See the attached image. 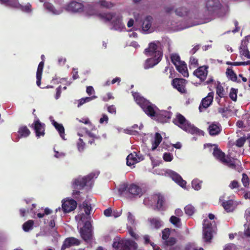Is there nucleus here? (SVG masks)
Wrapping results in <instances>:
<instances>
[{
    "instance_id": "f257e3e1",
    "label": "nucleus",
    "mask_w": 250,
    "mask_h": 250,
    "mask_svg": "<svg viewBox=\"0 0 250 250\" xmlns=\"http://www.w3.org/2000/svg\"><path fill=\"white\" fill-rule=\"evenodd\" d=\"M145 53L147 56L152 57L147 59L144 64V68L147 69L157 64L161 60L163 52L161 48V43L158 41L150 43L148 47L145 49Z\"/></svg>"
},
{
    "instance_id": "f03ea898",
    "label": "nucleus",
    "mask_w": 250,
    "mask_h": 250,
    "mask_svg": "<svg viewBox=\"0 0 250 250\" xmlns=\"http://www.w3.org/2000/svg\"><path fill=\"white\" fill-rule=\"evenodd\" d=\"M75 219L78 222V226L83 225V227L80 229L82 238L85 241H90L92 237V226L90 223L91 217L90 215L82 213L75 216Z\"/></svg>"
},
{
    "instance_id": "7ed1b4c3",
    "label": "nucleus",
    "mask_w": 250,
    "mask_h": 250,
    "mask_svg": "<svg viewBox=\"0 0 250 250\" xmlns=\"http://www.w3.org/2000/svg\"><path fill=\"white\" fill-rule=\"evenodd\" d=\"M132 95L137 104L141 106L145 113L153 119L158 110V108L154 104L140 96L139 93H133Z\"/></svg>"
},
{
    "instance_id": "20e7f679",
    "label": "nucleus",
    "mask_w": 250,
    "mask_h": 250,
    "mask_svg": "<svg viewBox=\"0 0 250 250\" xmlns=\"http://www.w3.org/2000/svg\"><path fill=\"white\" fill-rule=\"evenodd\" d=\"M99 17L105 22H111L112 29L121 31L125 28L122 22V17L120 14L114 13H104L99 14Z\"/></svg>"
},
{
    "instance_id": "39448f33",
    "label": "nucleus",
    "mask_w": 250,
    "mask_h": 250,
    "mask_svg": "<svg viewBox=\"0 0 250 250\" xmlns=\"http://www.w3.org/2000/svg\"><path fill=\"white\" fill-rule=\"evenodd\" d=\"M209 219H205L203 224V238L206 242H210L212 238L213 233L215 232L216 225L213 220L215 216L213 214H208Z\"/></svg>"
},
{
    "instance_id": "423d86ee",
    "label": "nucleus",
    "mask_w": 250,
    "mask_h": 250,
    "mask_svg": "<svg viewBox=\"0 0 250 250\" xmlns=\"http://www.w3.org/2000/svg\"><path fill=\"white\" fill-rule=\"evenodd\" d=\"M173 123L184 130L191 134L204 135L203 131L199 130L193 125L189 123L185 118L180 114H177L176 118L173 120Z\"/></svg>"
},
{
    "instance_id": "0eeeda50",
    "label": "nucleus",
    "mask_w": 250,
    "mask_h": 250,
    "mask_svg": "<svg viewBox=\"0 0 250 250\" xmlns=\"http://www.w3.org/2000/svg\"><path fill=\"white\" fill-rule=\"evenodd\" d=\"M99 174V172H95L90 173L87 176L78 177L73 181L72 184L74 188L81 189L85 186L91 188L94 180L97 178Z\"/></svg>"
},
{
    "instance_id": "6e6552de",
    "label": "nucleus",
    "mask_w": 250,
    "mask_h": 250,
    "mask_svg": "<svg viewBox=\"0 0 250 250\" xmlns=\"http://www.w3.org/2000/svg\"><path fill=\"white\" fill-rule=\"evenodd\" d=\"M112 247L116 250H137L138 248L137 244L133 240H120L119 237L114 239Z\"/></svg>"
},
{
    "instance_id": "1a4fd4ad",
    "label": "nucleus",
    "mask_w": 250,
    "mask_h": 250,
    "mask_svg": "<svg viewBox=\"0 0 250 250\" xmlns=\"http://www.w3.org/2000/svg\"><path fill=\"white\" fill-rule=\"evenodd\" d=\"M62 202V208L59 207L56 208L55 210L56 212L62 209L64 213H68L74 210L77 207V203L73 199H63Z\"/></svg>"
},
{
    "instance_id": "9d476101",
    "label": "nucleus",
    "mask_w": 250,
    "mask_h": 250,
    "mask_svg": "<svg viewBox=\"0 0 250 250\" xmlns=\"http://www.w3.org/2000/svg\"><path fill=\"white\" fill-rule=\"evenodd\" d=\"M175 14L181 17H187L188 19H196L199 18V16L193 11H189L186 7L181 6L176 7L175 9Z\"/></svg>"
},
{
    "instance_id": "9b49d317",
    "label": "nucleus",
    "mask_w": 250,
    "mask_h": 250,
    "mask_svg": "<svg viewBox=\"0 0 250 250\" xmlns=\"http://www.w3.org/2000/svg\"><path fill=\"white\" fill-rule=\"evenodd\" d=\"M149 201L151 202L149 204L150 205H152L157 202L156 207L158 209H160L163 207L164 198L163 196L160 194H155L149 198L145 199L144 202L145 204H146Z\"/></svg>"
},
{
    "instance_id": "f8f14e48",
    "label": "nucleus",
    "mask_w": 250,
    "mask_h": 250,
    "mask_svg": "<svg viewBox=\"0 0 250 250\" xmlns=\"http://www.w3.org/2000/svg\"><path fill=\"white\" fill-rule=\"evenodd\" d=\"M166 173L180 187L183 188H186L187 182L182 179V177L178 173L169 169L167 170Z\"/></svg>"
},
{
    "instance_id": "ddd939ff",
    "label": "nucleus",
    "mask_w": 250,
    "mask_h": 250,
    "mask_svg": "<svg viewBox=\"0 0 250 250\" xmlns=\"http://www.w3.org/2000/svg\"><path fill=\"white\" fill-rule=\"evenodd\" d=\"M84 6L80 2L72 1L66 6V10L73 13H80L83 11Z\"/></svg>"
},
{
    "instance_id": "4468645a",
    "label": "nucleus",
    "mask_w": 250,
    "mask_h": 250,
    "mask_svg": "<svg viewBox=\"0 0 250 250\" xmlns=\"http://www.w3.org/2000/svg\"><path fill=\"white\" fill-rule=\"evenodd\" d=\"M172 113L166 110H158L154 119L162 123L168 122L171 118Z\"/></svg>"
},
{
    "instance_id": "2eb2a0df",
    "label": "nucleus",
    "mask_w": 250,
    "mask_h": 250,
    "mask_svg": "<svg viewBox=\"0 0 250 250\" xmlns=\"http://www.w3.org/2000/svg\"><path fill=\"white\" fill-rule=\"evenodd\" d=\"M214 97V92H210L208 95L203 98L199 106L200 112H202L204 110L207 109L212 104Z\"/></svg>"
},
{
    "instance_id": "dca6fc26",
    "label": "nucleus",
    "mask_w": 250,
    "mask_h": 250,
    "mask_svg": "<svg viewBox=\"0 0 250 250\" xmlns=\"http://www.w3.org/2000/svg\"><path fill=\"white\" fill-rule=\"evenodd\" d=\"M127 229L130 235L133 238L137 239L138 235L134 232L133 227L136 224L134 216L130 212L127 214Z\"/></svg>"
},
{
    "instance_id": "f3484780",
    "label": "nucleus",
    "mask_w": 250,
    "mask_h": 250,
    "mask_svg": "<svg viewBox=\"0 0 250 250\" xmlns=\"http://www.w3.org/2000/svg\"><path fill=\"white\" fill-rule=\"evenodd\" d=\"M144 159L143 156L135 152L129 154L126 158V165L131 166Z\"/></svg>"
},
{
    "instance_id": "a211bd4d",
    "label": "nucleus",
    "mask_w": 250,
    "mask_h": 250,
    "mask_svg": "<svg viewBox=\"0 0 250 250\" xmlns=\"http://www.w3.org/2000/svg\"><path fill=\"white\" fill-rule=\"evenodd\" d=\"M187 81L184 79L175 78L172 80V84L174 88H176L181 93L186 92L185 88Z\"/></svg>"
},
{
    "instance_id": "6ab92c4d",
    "label": "nucleus",
    "mask_w": 250,
    "mask_h": 250,
    "mask_svg": "<svg viewBox=\"0 0 250 250\" xmlns=\"http://www.w3.org/2000/svg\"><path fill=\"white\" fill-rule=\"evenodd\" d=\"M153 18L150 16H146L143 20L142 27L143 31L146 33H150L154 31L152 27Z\"/></svg>"
},
{
    "instance_id": "aec40b11",
    "label": "nucleus",
    "mask_w": 250,
    "mask_h": 250,
    "mask_svg": "<svg viewBox=\"0 0 250 250\" xmlns=\"http://www.w3.org/2000/svg\"><path fill=\"white\" fill-rule=\"evenodd\" d=\"M206 7L210 14L221 7V4L218 0H208L206 2Z\"/></svg>"
},
{
    "instance_id": "412c9836",
    "label": "nucleus",
    "mask_w": 250,
    "mask_h": 250,
    "mask_svg": "<svg viewBox=\"0 0 250 250\" xmlns=\"http://www.w3.org/2000/svg\"><path fill=\"white\" fill-rule=\"evenodd\" d=\"M44 124L41 123L38 119L32 124V126L34 128L37 137L43 136L44 135Z\"/></svg>"
},
{
    "instance_id": "4be33fe9",
    "label": "nucleus",
    "mask_w": 250,
    "mask_h": 250,
    "mask_svg": "<svg viewBox=\"0 0 250 250\" xmlns=\"http://www.w3.org/2000/svg\"><path fill=\"white\" fill-rule=\"evenodd\" d=\"M80 244V241L74 238L69 237L65 239L61 247V250H64L66 248H69L72 246H78Z\"/></svg>"
},
{
    "instance_id": "5701e85b",
    "label": "nucleus",
    "mask_w": 250,
    "mask_h": 250,
    "mask_svg": "<svg viewBox=\"0 0 250 250\" xmlns=\"http://www.w3.org/2000/svg\"><path fill=\"white\" fill-rule=\"evenodd\" d=\"M44 8L53 15H59L63 11V8L60 7L58 9L55 8L54 6L51 3L45 2L43 4Z\"/></svg>"
},
{
    "instance_id": "b1692460",
    "label": "nucleus",
    "mask_w": 250,
    "mask_h": 250,
    "mask_svg": "<svg viewBox=\"0 0 250 250\" xmlns=\"http://www.w3.org/2000/svg\"><path fill=\"white\" fill-rule=\"evenodd\" d=\"M221 130V126L218 123H213L210 124L208 127L209 134L211 136H216L218 135L220 133Z\"/></svg>"
},
{
    "instance_id": "393cba45",
    "label": "nucleus",
    "mask_w": 250,
    "mask_h": 250,
    "mask_svg": "<svg viewBox=\"0 0 250 250\" xmlns=\"http://www.w3.org/2000/svg\"><path fill=\"white\" fill-rule=\"evenodd\" d=\"M247 44L248 41H242L239 48L240 55L241 57L244 56L247 59H250V52L248 50Z\"/></svg>"
},
{
    "instance_id": "a878e982",
    "label": "nucleus",
    "mask_w": 250,
    "mask_h": 250,
    "mask_svg": "<svg viewBox=\"0 0 250 250\" xmlns=\"http://www.w3.org/2000/svg\"><path fill=\"white\" fill-rule=\"evenodd\" d=\"M207 68L208 67L206 66H201L194 71L193 74L201 80L203 81L206 79L208 74Z\"/></svg>"
},
{
    "instance_id": "bb28decb",
    "label": "nucleus",
    "mask_w": 250,
    "mask_h": 250,
    "mask_svg": "<svg viewBox=\"0 0 250 250\" xmlns=\"http://www.w3.org/2000/svg\"><path fill=\"white\" fill-rule=\"evenodd\" d=\"M208 146H210L211 147H213V155L214 157L216 158L217 159L219 160L220 161H221L222 163L223 162H224V159H225L226 157L224 153H223L220 149L218 148L217 146L215 145L211 146L209 145H207Z\"/></svg>"
},
{
    "instance_id": "cd10ccee",
    "label": "nucleus",
    "mask_w": 250,
    "mask_h": 250,
    "mask_svg": "<svg viewBox=\"0 0 250 250\" xmlns=\"http://www.w3.org/2000/svg\"><path fill=\"white\" fill-rule=\"evenodd\" d=\"M128 192L131 195L139 196L142 195V189L137 185L132 184L130 185L128 188Z\"/></svg>"
},
{
    "instance_id": "c85d7f7f",
    "label": "nucleus",
    "mask_w": 250,
    "mask_h": 250,
    "mask_svg": "<svg viewBox=\"0 0 250 250\" xmlns=\"http://www.w3.org/2000/svg\"><path fill=\"white\" fill-rule=\"evenodd\" d=\"M30 134V131L26 126H21L19 129L18 135L14 141L18 142L20 138L27 137Z\"/></svg>"
},
{
    "instance_id": "c756f323",
    "label": "nucleus",
    "mask_w": 250,
    "mask_h": 250,
    "mask_svg": "<svg viewBox=\"0 0 250 250\" xmlns=\"http://www.w3.org/2000/svg\"><path fill=\"white\" fill-rule=\"evenodd\" d=\"M148 221L150 227L153 229H159L163 225L162 221L159 218H148Z\"/></svg>"
},
{
    "instance_id": "7c9ffc66",
    "label": "nucleus",
    "mask_w": 250,
    "mask_h": 250,
    "mask_svg": "<svg viewBox=\"0 0 250 250\" xmlns=\"http://www.w3.org/2000/svg\"><path fill=\"white\" fill-rule=\"evenodd\" d=\"M83 10L86 14L89 16H92L97 14V10L95 5L88 4L84 7Z\"/></svg>"
},
{
    "instance_id": "2f4dec72",
    "label": "nucleus",
    "mask_w": 250,
    "mask_h": 250,
    "mask_svg": "<svg viewBox=\"0 0 250 250\" xmlns=\"http://www.w3.org/2000/svg\"><path fill=\"white\" fill-rule=\"evenodd\" d=\"M175 67L178 71L182 74L184 77H188V76L187 65L184 62Z\"/></svg>"
},
{
    "instance_id": "473e14b6",
    "label": "nucleus",
    "mask_w": 250,
    "mask_h": 250,
    "mask_svg": "<svg viewBox=\"0 0 250 250\" xmlns=\"http://www.w3.org/2000/svg\"><path fill=\"white\" fill-rule=\"evenodd\" d=\"M52 123L55 128L59 132L60 135L63 140H65L64 138V128L62 124H58L54 120H51Z\"/></svg>"
},
{
    "instance_id": "72a5a7b5",
    "label": "nucleus",
    "mask_w": 250,
    "mask_h": 250,
    "mask_svg": "<svg viewBox=\"0 0 250 250\" xmlns=\"http://www.w3.org/2000/svg\"><path fill=\"white\" fill-rule=\"evenodd\" d=\"M222 205L227 212L232 211L234 209L233 202L232 200L224 201L222 202Z\"/></svg>"
},
{
    "instance_id": "f704fd0d",
    "label": "nucleus",
    "mask_w": 250,
    "mask_h": 250,
    "mask_svg": "<svg viewBox=\"0 0 250 250\" xmlns=\"http://www.w3.org/2000/svg\"><path fill=\"white\" fill-rule=\"evenodd\" d=\"M162 140V137L160 134L156 133L155 134L154 141L152 142V149L155 150L159 145Z\"/></svg>"
},
{
    "instance_id": "c9c22d12",
    "label": "nucleus",
    "mask_w": 250,
    "mask_h": 250,
    "mask_svg": "<svg viewBox=\"0 0 250 250\" xmlns=\"http://www.w3.org/2000/svg\"><path fill=\"white\" fill-rule=\"evenodd\" d=\"M97 97L95 95H93L90 97H87L84 98H82L78 101V107H80L82 105H83L84 104L88 103L91 101L93 100L96 99Z\"/></svg>"
},
{
    "instance_id": "e433bc0d",
    "label": "nucleus",
    "mask_w": 250,
    "mask_h": 250,
    "mask_svg": "<svg viewBox=\"0 0 250 250\" xmlns=\"http://www.w3.org/2000/svg\"><path fill=\"white\" fill-rule=\"evenodd\" d=\"M170 59L172 62L175 66L180 64H181V63L184 62L180 60V57L179 55L176 53L171 54L170 55Z\"/></svg>"
},
{
    "instance_id": "4c0bfd02",
    "label": "nucleus",
    "mask_w": 250,
    "mask_h": 250,
    "mask_svg": "<svg viewBox=\"0 0 250 250\" xmlns=\"http://www.w3.org/2000/svg\"><path fill=\"white\" fill-rule=\"evenodd\" d=\"M0 1L2 4L11 7H17L19 5L18 0H0Z\"/></svg>"
},
{
    "instance_id": "58836bf2",
    "label": "nucleus",
    "mask_w": 250,
    "mask_h": 250,
    "mask_svg": "<svg viewBox=\"0 0 250 250\" xmlns=\"http://www.w3.org/2000/svg\"><path fill=\"white\" fill-rule=\"evenodd\" d=\"M226 73L229 79L233 82H236L237 79V76L232 69L227 68Z\"/></svg>"
},
{
    "instance_id": "ea45409f",
    "label": "nucleus",
    "mask_w": 250,
    "mask_h": 250,
    "mask_svg": "<svg viewBox=\"0 0 250 250\" xmlns=\"http://www.w3.org/2000/svg\"><path fill=\"white\" fill-rule=\"evenodd\" d=\"M34 221L30 220L25 222L22 225V229L24 231L27 232L33 228Z\"/></svg>"
},
{
    "instance_id": "a19ab883",
    "label": "nucleus",
    "mask_w": 250,
    "mask_h": 250,
    "mask_svg": "<svg viewBox=\"0 0 250 250\" xmlns=\"http://www.w3.org/2000/svg\"><path fill=\"white\" fill-rule=\"evenodd\" d=\"M202 181L198 179H195L191 182L193 188L196 190H199L201 188Z\"/></svg>"
},
{
    "instance_id": "79ce46f5",
    "label": "nucleus",
    "mask_w": 250,
    "mask_h": 250,
    "mask_svg": "<svg viewBox=\"0 0 250 250\" xmlns=\"http://www.w3.org/2000/svg\"><path fill=\"white\" fill-rule=\"evenodd\" d=\"M98 3L101 6L106 8H110L114 6L113 3L105 0H99Z\"/></svg>"
},
{
    "instance_id": "37998d69",
    "label": "nucleus",
    "mask_w": 250,
    "mask_h": 250,
    "mask_svg": "<svg viewBox=\"0 0 250 250\" xmlns=\"http://www.w3.org/2000/svg\"><path fill=\"white\" fill-rule=\"evenodd\" d=\"M224 161H225L223 162L222 163L225 164L231 168H235V165L233 159L227 157V158H225Z\"/></svg>"
},
{
    "instance_id": "c03bdc74",
    "label": "nucleus",
    "mask_w": 250,
    "mask_h": 250,
    "mask_svg": "<svg viewBox=\"0 0 250 250\" xmlns=\"http://www.w3.org/2000/svg\"><path fill=\"white\" fill-rule=\"evenodd\" d=\"M169 221L171 224L174 225L176 227H180L181 226V219L175 216H172L169 219Z\"/></svg>"
},
{
    "instance_id": "a18cd8bd",
    "label": "nucleus",
    "mask_w": 250,
    "mask_h": 250,
    "mask_svg": "<svg viewBox=\"0 0 250 250\" xmlns=\"http://www.w3.org/2000/svg\"><path fill=\"white\" fill-rule=\"evenodd\" d=\"M176 239L174 237H170L166 240L164 244L167 247V250L169 247H173L172 246L176 243Z\"/></svg>"
},
{
    "instance_id": "49530a36",
    "label": "nucleus",
    "mask_w": 250,
    "mask_h": 250,
    "mask_svg": "<svg viewBox=\"0 0 250 250\" xmlns=\"http://www.w3.org/2000/svg\"><path fill=\"white\" fill-rule=\"evenodd\" d=\"M185 213L189 215H192L195 212V208L193 206L191 205H188L185 208Z\"/></svg>"
},
{
    "instance_id": "de8ad7c7",
    "label": "nucleus",
    "mask_w": 250,
    "mask_h": 250,
    "mask_svg": "<svg viewBox=\"0 0 250 250\" xmlns=\"http://www.w3.org/2000/svg\"><path fill=\"white\" fill-rule=\"evenodd\" d=\"M216 94L219 98H223L225 96V90L220 83L216 86Z\"/></svg>"
},
{
    "instance_id": "09e8293b",
    "label": "nucleus",
    "mask_w": 250,
    "mask_h": 250,
    "mask_svg": "<svg viewBox=\"0 0 250 250\" xmlns=\"http://www.w3.org/2000/svg\"><path fill=\"white\" fill-rule=\"evenodd\" d=\"M13 8H20L22 11L27 13H29L31 11V5L29 3L27 4L25 6H22L19 4L17 7H13Z\"/></svg>"
},
{
    "instance_id": "8fccbe9b",
    "label": "nucleus",
    "mask_w": 250,
    "mask_h": 250,
    "mask_svg": "<svg viewBox=\"0 0 250 250\" xmlns=\"http://www.w3.org/2000/svg\"><path fill=\"white\" fill-rule=\"evenodd\" d=\"M176 8L174 5L169 4L166 6L164 7V10L166 13L167 14H171L173 12L175 13V9Z\"/></svg>"
},
{
    "instance_id": "3c124183",
    "label": "nucleus",
    "mask_w": 250,
    "mask_h": 250,
    "mask_svg": "<svg viewBox=\"0 0 250 250\" xmlns=\"http://www.w3.org/2000/svg\"><path fill=\"white\" fill-rule=\"evenodd\" d=\"M128 186L126 184L121 185L118 189V191L121 195H124L126 192H128Z\"/></svg>"
},
{
    "instance_id": "603ef678",
    "label": "nucleus",
    "mask_w": 250,
    "mask_h": 250,
    "mask_svg": "<svg viewBox=\"0 0 250 250\" xmlns=\"http://www.w3.org/2000/svg\"><path fill=\"white\" fill-rule=\"evenodd\" d=\"M83 207L84 209V213L90 215L91 209V206L88 205L86 202H84L83 203Z\"/></svg>"
},
{
    "instance_id": "864d4df0",
    "label": "nucleus",
    "mask_w": 250,
    "mask_h": 250,
    "mask_svg": "<svg viewBox=\"0 0 250 250\" xmlns=\"http://www.w3.org/2000/svg\"><path fill=\"white\" fill-rule=\"evenodd\" d=\"M242 182L245 187H248L249 186V179L247 174L243 173L242 175Z\"/></svg>"
},
{
    "instance_id": "5fc2aeb1",
    "label": "nucleus",
    "mask_w": 250,
    "mask_h": 250,
    "mask_svg": "<svg viewBox=\"0 0 250 250\" xmlns=\"http://www.w3.org/2000/svg\"><path fill=\"white\" fill-rule=\"evenodd\" d=\"M229 97L233 101H236L237 100V90L231 88L229 93Z\"/></svg>"
},
{
    "instance_id": "6e6d98bb",
    "label": "nucleus",
    "mask_w": 250,
    "mask_h": 250,
    "mask_svg": "<svg viewBox=\"0 0 250 250\" xmlns=\"http://www.w3.org/2000/svg\"><path fill=\"white\" fill-rule=\"evenodd\" d=\"M184 250H204L202 248H200L199 249L195 247V246L193 244H188L186 245Z\"/></svg>"
},
{
    "instance_id": "4d7b16f0",
    "label": "nucleus",
    "mask_w": 250,
    "mask_h": 250,
    "mask_svg": "<svg viewBox=\"0 0 250 250\" xmlns=\"http://www.w3.org/2000/svg\"><path fill=\"white\" fill-rule=\"evenodd\" d=\"M85 143L83 142V140L81 138L79 139L77 143V147L79 151H82L84 148Z\"/></svg>"
},
{
    "instance_id": "13d9d810",
    "label": "nucleus",
    "mask_w": 250,
    "mask_h": 250,
    "mask_svg": "<svg viewBox=\"0 0 250 250\" xmlns=\"http://www.w3.org/2000/svg\"><path fill=\"white\" fill-rule=\"evenodd\" d=\"M198 60L194 57H190L189 60V67L195 68L198 66Z\"/></svg>"
},
{
    "instance_id": "bf43d9fd",
    "label": "nucleus",
    "mask_w": 250,
    "mask_h": 250,
    "mask_svg": "<svg viewBox=\"0 0 250 250\" xmlns=\"http://www.w3.org/2000/svg\"><path fill=\"white\" fill-rule=\"evenodd\" d=\"M163 159L166 162H171L173 158V155L170 153H165L163 154Z\"/></svg>"
},
{
    "instance_id": "052dcab7",
    "label": "nucleus",
    "mask_w": 250,
    "mask_h": 250,
    "mask_svg": "<svg viewBox=\"0 0 250 250\" xmlns=\"http://www.w3.org/2000/svg\"><path fill=\"white\" fill-rule=\"evenodd\" d=\"M43 66H44V62L43 61L41 62L38 65V67L36 75H42V70H43Z\"/></svg>"
},
{
    "instance_id": "680f3d73",
    "label": "nucleus",
    "mask_w": 250,
    "mask_h": 250,
    "mask_svg": "<svg viewBox=\"0 0 250 250\" xmlns=\"http://www.w3.org/2000/svg\"><path fill=\"white\" fill-rule=\"evenodd\" d=\"M170 234V230L169 229H165L162 231V238L166 240L168 238Z\"/></svg>"
},
{
    "instance_id": "e2e57ef3",
    "label": "nucleus",
    "mask_w": 250,
    "mask_h": 250,
    "mask_svg": "<svg viewBox=\"0 0 250 250\" xmlns=\"http://www.w3.org/2000/svg\"><path fill=\"white\" fill-rule=\"evenodd\" d=\"M245 142L246 139L244 137L240 138L236 141V145L238 147H242Z\"/></svg>"
},
{
    "instance_id": "0e129e2a",
    "label": "nucleus",
    "mask_w": 250,
    "mask_h": 250,
    "mask_svg": "<svg viewBox=\"0 0 250 250\" xmlns=\"http://www.w3.org/2000/svg\"><path fill=\"white\" fill-rule=\"evenodd\" d=\"M108 121V117L107 115L105 114H103L102 117L100 118L99 120V122L100 124H103L104 122L105 124H107Z\"/></svg>"
},
{
    "instance_id": "69168bd1",
    "label": "nucleus",
    "mask_w": 250,
    "mask_h": 250,
    "mask_svg": "<svg viewBox=\"0 0 250 250\" xmlns=\"http://www.w3.org/2000/svg\"><path fill=\"white\" fill-rule=\"evenodd\" d=\"M107 110L108 112L110 113L114 114H115L116 113V108L114 105L108 106Z\"/></svg>"
},
{
    "instance_id": "338daca9",
    "label": "nucleus",
    "mask_w": 250,
    "mask_h": 250,
    "mask_svg": "<svg viewBox=\"0 0 250 250\" xmlns=\"http://www.w3.org/2000/svg\"><path fill=\"white\" fill-rule=\"evenodd\" d=\"M229 187L231 189L238 188L239 187V183L237 181L234 180L231 182Z\"/></svg>"
},
{
    "instance_id": "774afa93",
    "label": "nucleus",
    "mask_w": 250,
    "mask_h": 250,
    "mask_svg": "<svg viewBox=\"0 0 250 250\" xmlns=\"http://www.w3.org/2000/svg\"><path fill=\"white\" fill-rule=\"evenodd\" d=\"M245 217L248 222H250V208L245 211Z\"/></svg>"
}]
</instances>
